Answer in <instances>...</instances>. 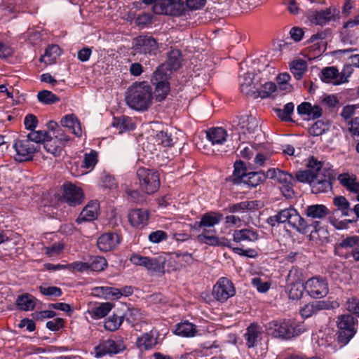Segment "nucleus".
Segmentation results:
<instances>
[{"mask_svg": "<svg viewBox=\"0 0 359 359\" xmlns=\"http://www.w3.org/2000/svg\"><path fill=\"white\" fill-rule=\"evenodd\" d=\"M152 88L147 81L135 82L128 90L127 104L136 111H145L151 104Z\"/></svg>", "mask_w": 359, "mask_h": 359, "instance_id": "obj_1", "label": "nucleus"}, {"mask_svg": "<svg viewBox=\"0 0 359 359\" xmlns=\"http://www.w3.org/2000/svg\"><path fill=\"white\" fill-rule=\"evenodd\" d=\"M307 167L315 169L316 172L311 182V191L313 194L325 193L332 189V181L334 178L332 170L323 167L321 161L313 156L309 158Z\"/></svg>", "mask_w": 359, "mask_h": 359, "instance_id": "obj_2", "label": "nucleus"}, {"mask_svg": "<svg viewBox=\"0 0 359 359\" xmlns=\"http://www.w3.org/2000/svg\"><path fill=\"white\" fill-rule=\"evenodd\" d=\"M266 329L272 337L286 340L298 336L301 332L293 320L287 319L272 320L267 323Z\"/></svg>", "mask_w": 359, "mask_h": 359, "instance_id": "obj_3", "label": "nucleus"}, {"mask_svg": "<svg viewBox=\"0 0 359 359\" xmlns=\"http://www.w3.org/2000/svg\"><path fill=\"white\" fill-rule=\"evenodd\" d=\"M172 257L168 254H161L157 257H150L139 254H133L130 257L132 264L146 268L152 273H165V266L167 262H171Z\"/></svg>", "mask_w": 359, "mask_h": 359, "instance_id": "obj_4", "label": "nucleus"}, {"mask_svg": "<svg viewBox=\"0 0 359 359\" xmlns=\"http://www.w3.org/2000/svg\"><path fill=\"white\" fill-rule=\"evenodd\" d=\"M280 217V223H287L288 225L300 233H307L313 225L316 229L319 222H313V224H308L305 219L301 217L297 210L292 207L278 211Z\"/></svg>", "mask_w": 359, "mask_h": 359, "instance_id": "obj_5", "label": "nucleus"}, {"mask_svg": "<svg viewBox=\"0 0 359 359\" xmlns=\"http://www.w3.org/2000/svg\"><path fill=\"white\" fill-rule=\"evenodd\" d=\"M232 127L236 132L233 135H236L241 140L248 135L254 134L259 129V122L252 115H241L233 120Z\"/></svg>", "mask_w": 359, "mask_h": 359, "instance_id": "obj_6", "label": "nucleus"}, {"mask_svg": "<svg viewBox=\"0 0 359 359\" xmlns=\"http://www.w3.org/2000/svg\"><path fill=\"white\" fill-rule=\"evenodd\" d=\"M126 345L122 337L112 336L106 339L100 340L99 344L94 348L95 355L100 358L106 355H116L126 349Z\"/></svg>", "mask_w": 359, "mask_h": 359, "instance_id": "obj_7", "label": "nucleus"}, {"mask_svg": "<svg viewBox=\"0 0 359 359\" xmlns=\"http://www.w3.org/2000/svg\"><path fill=\"white\" fill-rule=\"evenodd\" d=\"M137 176L141 189L146 194H154L159 189V174L155 170L140 168L137 171Z\"/></svg>", "mask_w": 359, "mask_h": 359, "instance_id": "obj_8", "label": "nucleus"}, {"mask_svg": "<svg viewBox=\"0 0 359 359\" xmlns=\"http://www.w3.org/2000/svg\"><path fill=\"white\" fill-rule=\"evenodd\" d=\"M339 331L337 341L341 346L346 345L356 333L355 320L351 315H342L337 322Z\"/></svg>", "mask_w": 359, "mask_h": 359, "instance_id": "obj_9", "label": "nucleus"}, {"mask_svg": "<svg viewBox=\"0 0 359 359\" xmlns=\"http://www.w3.org/2000/svg\"><path fill=\"white\" fill-rule=\"evenodd\" d=\"M13 148L15 151L13 155L14 160L18 162L31 161L34 154L39 151V145L24 137L16 140L13 144Z\"/></svg>", "mask_w": 359, "mask_h": 359, "instance_id": "obj_10", "label": "nucleus"}, {"mask_svg": "<svg viewBox=\"0 0 359 359\" xmlns=\"http://www.w3.org/2000/svg\"><path fill=\"white\" fill-rule=\"evenodd\" d=\"M163 72V66L158 67L151 77V82L155 86L154 97L158 102L165 100L170 91L169 76Z\"/></svg>", "mask_w": 359, "mask_h": 359, "instance_id": "obj_11", "label": "nucleus"}, {"mask_svg": "<svg viewBox=\"0 0 359 359\" xmlns=\"http://www.w3.org/2000/svg\"><path fill=\"white\" fill-rule=\"evenodd\" d=\"M152 8L157 15L180 16L184 13V6L180 0H158Z\"/></svg>", "mask_w": 359, "mask_h": 359, "instance_id": "obj_12", "label": "nucleus"}, {"mask_svg": "<svg viewBox=\"0 0 359 359\" xmlns=\"http://www.w3.org/2000/svg\"><path fill=\"white\" fill-rule=\"evenodd\" d=\"M235 294L236 290L233 284L227 278H219L213 287L212 295L216 300L220 302H225Z\"/></svg>", "mask_w": 359, "mask_h": 359, "instance_id": "obj_13", "label": "nucleus"}, {"mask_svg": "<svg viewBox=\"0 0 359 359\" xmlns=\"http://www.w3.org/2000/svg\"><path fill=\"white\" fill-rule=\"evenodd\" d=\"M306 292L313 298H322L329 292L328 285L324 278L313 277L309 278L304 285Z\"/></svg>", "mask_w": 359, "mask_h": 359, "instance_id": "obj_14", "label": "nucleus"}, {"mask_svg": "<svg viewBox=\"0 0 359 359\" xmlns=\"http://www.w3.org/2000/svg\"><path fill=\"white\" fill-rule=\"evenodd\" d=\"M215 229H204L199 233L196 239L201 244H206L210 246H222L232 248V243L225 237L215 236Z\"/></svg>", "mask_w": 359, "mask_h": 359, "instance_id": "obj_15", "label": "nucleus"}, {"mask_svg": "<svg viewBox=\"0 0 359 359\" xmlns=\"http://www.w3.org/2000/svg\"><path fill=\"white\" fill-rule=\"evenodd\" d=\"M133 48L138 53L155 55L158 43L152 36L141 35L134 39Z\"/></svg>", "mask_w": 359, "mask_h": 359, "instance_id": "obj_16", "label": "nucleus"}, {"mask_svg": "<svg viewBox=\"0 0 359 359\" xmlns=\"http://www.w3.org/2000/svg\"><path fill=\"white\" fill-rule=\"evenodd\" d=\"M339 10L335 7L330 6L325 10L311 11L310 19L317 25L324 26L330 21H334L339 18Z\"/></svg>", "mask_w": 359, "mask_h": 359, "instance_id": "obj_17", "label": "nucleus"}, {"mask_svg": "<svg viewBox=\"0 0 359 359\" xmlns=\"http://www.w3.org/2000/svg\"><path fill=\"white\" fill-rule=\"evenodd\" d=\"M63 199L71 206L80 205L84 199L82 189L76 185L69 183L64 184Z\"/></svg>", "mask_w": 359, "mask_h": 359, "instance_id": "obj_18", "label": "nucleus"}, {"mask_svg": "<svg viewBox=\"0 0 359 359\" xmlns=\"http://www.w3.org/2000/svg\"><path fill=\"white\" fill-rule=\"evenodd\" d=\"M223 219V215L219 212H208L203 214L198 222H195L191 224V227L195 230L200 229H207L208 228L214 227L215 225L220 223Z\"/></svg>", "mask_w": 359, "mask_h": 359, "instance_id": "obj_19", "label": "nucleus"}, {"mask_svg": "<svg viewBox=\"0 0 359 359\" xmlns=\"http://www.w3.org/2000/svg\"><path fill=\"white\" fill-rule=\"evenodd\" d=\"M149 215V212L147 210L137 208L130 210L128 217L132 226L137 229H143L148 224Z\"/></svg>", "mask_w": 359, "mask_h": 359, "instance_id": "obj_20", "label": "nucleus"}, {"mask_svg": "<svg viewBox=\"0 0 359 359\" xmlns=\"http://www.w3.org/2000/svg\"><path fill=\"white\" fill-rule=\"evenodd\" d=\"M321 80L325 83H332L334 85H340L348 81L347 77L344 74H341L335 67H327L323 69L320 75Z\"/></svg>", "mask_w": 359, "mask_h": 359, "instance_id": "obj_21", "label": "nucleus"}, {"mask_svg": "<svg viewBox=\"0 0 359 359\" xmlns=\"http://www.w3.org/2000/svg\"><path fill=\"white\" fill-rule=\"evenodd\" d=\"M297 112L304 116V119L314 120L322 116L323 109L318 104H311L310 102H304L297 106Z\"/></svg>", "mask_w": 359, "mask_h": 359, "instance_id": "obj_22", "label": "nucleus"}, {"mask_svg": "<svg viewBox=\"0 0 359 359\" xmlns=\"http://www.w3.org/2000/svg\"><path fill=\"white\" fill-rule=\"evenodd\" d=\"M359 248V236H351L343 239L341 242L337 243L334 245V254L339 257H346L348 249Z\"/></svg>", "mask_w": 359, "mask_h": 359, "instance_id": "obj_23", "label": "nucleus"}, {"mask_svg": "<svg viewBox=\"0 0 359 359\" xmlns=\"http://www.w3.org/2000/svg\"><path fill=\"white\" fill-rule=\"evenodd\" d=\"M182 57L180 50L174 49L168 54L166 62L161 64L159 67L163 66V73H165L170 76V72L177 70L182 65Z\"/></svg>", "mask_w": 359, "mask_h": 359, "instance_id": "obj_24", "label": "nucleus"}, {"mask_svg": "<svg viewBox=\"0 0 359 359\" xmlns=\"http://www.w3.org/2000/svg\"><path fill=\"white\" fill-rule=\"evenodd\" d=\"M120 243L119 236L114 233H107L101 235L97 242L100 251L108 252L114 249Z\"/></svg>", "mask_w": 359, "mask_h": 359, "instance_id": "obj_25", "label": "nucleus"}, {"mask_svg": "<svg viewBox=\"0 0 359 359\" xmlns=\"http://www.w3.org/2000/svg\"><path fill=\"white\" fill-rule=\"evenodd\" d=\"M100 205L97 201H91L83 209L76 222L81 224L83 222H90L97 217Z\"/></svg>", "mask_w": 359, "mask_h": 359, "instance_id": "obj_26", "label": "nucleus"}, {"mask_svg": "<svg viewBox=\"0 0 359 359\" xmlns=\"http://www.w3.org/2000/svg\"><path fill=\"white\" fill-rule=\"evenodd\" d=\"M227 132L223 128H211L206 130V137L212 145L223 144L227 138Z\"/></svg>", "mask_w": 359, "mask_h": 359, "instance_id": "obj_27", "label": "nucleus"}, {"mask_svg": "<svg viewBox=\"0 0 359 359\" xmlns=\"http://www.w3.org/2000/svg\"><path fill=\"white\" fill-rule=\"evenodd\" d=\"M259 238L258 233L252 229L235 230L233 233V239L236 243L255 242Z\"/></svg>", "mask_w": 359, "mask_h": 359, "instance_id": "obj_28", "label": "nucleus"}, {"mask_svg": "<svg viewBox=\"0 0 359 359\" xmlns=\"http://www.w3.org/2000/svg\"><path fill=\"white\" fill-rule=\"evenodd\" d=\"M340 184L345 187L348 191L353 193L359 192V182L357 177L353 174L348 172L341 173L337 177Z\"/></svg>", "mask_w": 359, "mask_h": 359, "instance_id": "obj_29", "label": "nucleus"}, {"mask_svg": "<svg viewBox=\"0 0 359 359\" xmlns=\"http://www.w3.org/2000/svg\"><path fill=\"white\" fill-rule=\"evenodd\" d=\"M197 326L192 323L185 320L175 325L174 333L182 337H194L196 335Z\"/></svg>", "mask_w": 359, "mask_h": 359, "instance_id": "obj_30", "label": "nucleus"}, {"mask_svg": "<svg viewBox=\"0 0 359 359\" xmlns=\"http://www.w3.org/2000/svg\"><path fill=\"white\" fill-rule=\"evenodd\" d=\"M61 126L71 130L76 137H81L82 135V129L81 123L76 116L74 114L65 116L61 119Z\"/></svg>", "mask_w": 359, "mask_h": 359, "instance_id": "obj_31", "label": "nucleus"}, {"mask_svg": "<svg viewBox=\"0 0 359 359\" xmlns=\"http://www.w3.org/2000/svg\"><path fill=\"white\" fill-rule=\"evenodd\" d=\"M266 178L271 179L280 184H288L290 181H293V176L285 171L278 168H270L266 171Z\"/></svg>", "mask_w": 359, "mask_h": 359, "instance_id": "obj_32", "label": "nucleus"}, {"mask_svg": "<svg viewBox=\"0 0 359 359\" xmlns=\"http://www.w3.org/2000/svg\"><path fill=\"white\" fill-rule=\"evenodd\" d=\"M172 260L177 264L172 268V270L179 269L180 267L190 266L194 263V259L192 254L189 252H175L172 255H169Z\"/></svg>", "mask_w": 359, "mask_h": 359, "instance_id": "obj_33", "label": "nucleus"}, {"mask_svg": "<svg viewBox=\"0 0 359 359\" xmlns=\"http://www.w3.org/2000/svg\"><path fill=\"white\" fill-rule=\"evenodd\" d=\"M233 167V175L229 177V180L233 184L240 185L243 183L245 175H247L248 172H246L247 169L243 161H236Z\"/></svg>", "mask_w": 359, "mask_h": 359, "instance_id": "obj_34", "label": "nucleus"}, {"mask_svg": "<svg viewBox=\"0 0 359 359\" xmlns=\"http://www.w3.org/2000/svg\"><path fill=\"white\" fill-rule=\"evenodd\" d=\"M36 303V299L29 293L19 295L16 299V305L20 310L32 311Z\"/></svg>", "mask_w": 359, "mask_h": 359, "instance_id": "obj_35", "label": "nucleus"}, {"mask_svg": "<svg viewBox=\"0 0 359 359\" xmlns=\"http://www.w3.org/2000/svg\"><path fill=\"white\" fill-rule=\"evenodd\" d=\"M158 337H155L152 332H147L138 337L136 341L137 346L140 350H150L157 344Z\"/></svg>", "mask_w": 359, "mask_h": 359, "instance_id": "obj_36", "label": "nucleus"}, {"mask_svg": "<svg viewBox=\"0 0 359 359\" xmlns=\"http://www.w3.org/2000/svg\"><path fill=\"white\" fill-rule=\"evenodd\" d=\"M261 334L262 332L257 325L250 324L248 327L245 334V339L246 340V345L249 348L254 347L257 344Z\"/></svg>", "mask_w": 359, "mask_h": 359, "instance_id": "obj_37", "label": "nucleus"}, {"mask_svg": "<svg viewBox=\"0 0 359 359\" xmlns=\"http://www.w3.org/2000/svg\"><path fill=\"white\" fill-rule=\"evenodd\" d=\"M329 214L327 208L321 204L311 205L306 208L305 215L313 219H323Z\"/></svg>", "mask_w": 359, "mask_h": 359, "instance_id": "obj_38", "label": "nucleus"}, {"mask_svg": "<svg viewBox=\"0 0 359 359\" xmlns=\"http://www.w3.org/2000/svg\"><path fill=\"white\" fill-rule=\"evenodd\" d=\"M266 180V172H250L245 175V179L243 184L248 185L249 187H256L264 183Z\"/></svg>", "mask_w": 359, "mask_h": 359, "instance_id": "obj_39", "label": "nucleus"}, {"mask_svg": "<svg viewBox=\"0 0 359 359\" xmlns=\"http://www.w3.org/2000/svg\"><path fill=\"white\" fill-rule=\"evenodd\" d=\"M112 307V304L109 302L100 303L92 307L88 312L93 318L100 319L106 316Z\"/></svg>", "mask_w": 359, "mask_h": 359, "instance_id": "obj_40", "label": "nucleus"}, {"mask_svg": "<svg viewBox=\"0 0 359 359\" xmlns=\"http://www.w3.org/2000/svg\"><path fill=\"white\" fill-rule=\"evenodd\" d=\"M111 126L118 128L121 132L132 130L135 128L132 118L126 116L114 117L111 123Z\"/></svg>", "mask_w": 359, "mask_h": 359, "instance_id": "obj_41", "label": "nucleus"}, {"mask_svg": "<svg viewBox=\"0 0 359 359\" xmlns=\"http://www.w3.org/2000/svg\"><path fill=\"white\" fill-rule=\"evenodd\" d=\"M60 54L61 49L57 45H50L46 49L44 54L41 57V61L46 64L53 63Z\"/></svg>", "mask_w": 359, "mask_h": 359, "instance_id": "obj_42", "label": "nucleus"}, {"mask_svg": "<svg viewBox=\"0 0 359 359\" xmlns=\"http://www.w3.org/2000/svg\"><path fill=\"white\" fill-rule=\"evenodd\" d=\"M290 69L294 78L299 80L307 69V62L302 59L293 60L290 65Z\"/></svg>", "mask_w": 359, "mask_h": 359, "instance_id": "obj_43", "label": "nucleus"}, {"mask_svg": "<svg viewBox=\"0 0 359 359\" xmlns=\"http://www.w3.org/2000/svg\"><path fill=\"white\" fill-rule=\"evenodd\" d=\"M285 290L289 299L299 300L302 297L305 288L303 283L286 284Z\"/></svg>", "mask_w": 359, "mask_h": 359, "instance_id": "obj_44", "label": "nucleus"}, {"mask_svg": "<svg viewBox=\"0 0 359 359\" xmlns=\"http://www.w3.org/2000/svg\"><path fill=\"white\" fill-rule=\"evenodd\" d=\"M43 147L47 152L57 157L61 155L65 147L62 143L58 142L48 136L44 141Z\"/></svg>", "mask_w": 359, "mask_h": 359, "instance_id": "obj_45", "label": "nucleus"}, {"mask_svg": "<svg viewBox=\"0 0 359 359\" xmlns=\"http://www.w3.org/2000/svg\"><path fill=\"white\" fill-rule=\"evenodd\" d=\"M93 294L95 296L104 297V299H114V296L118 295L119 292L118 288L102 286L94 287L93 289Z\"/></svg>", "mask_w": 359, "mask_h": 359, "instance_id": "obj_46", "label": "nucleus"}, {"mask_svg": "<svg viewBox=\"0 0 359 359\" xmlns=\"http://www.w3.org/2000/svg\"><path fill=\"white\" fill-rule=\"evenodd\" d=\"M253 208L254 202L245 201L229 205L227 208V210L231 213H244Z\"/></svg>", "mask_w": 359, "mask_h": 359, "instance_id": "obj_47", "label": "nucleus"}, {"mask_svg": "<svg viewBox=\"0 0 359 359\" xmlns=\"http://www.w3.org/2000/svg\"><path fill=\"white\" fill-rule=\"evenodd\" d=\"M98 161V154L95 150H90L88 153L83 155L82 167L89 171H91Z\"/></svg>", "mask_w": 359, "mask_h": 359, "instance_id": "obj_48", "label": "nucleus"}, {"mask_svg": "<svg viewBox=\"0 0 359 359\" xmlns=\"http://www.w3.org/2000/svg\"><path fill=\"white\" fill-rule=\"evenodd\" d=\"M333 203L341 212L344 216H351L350 203L344 196H339L334 197Z\"/></svg>", "mask_w": 359, "mask_h": 359, "instance_id": "obj_49", "label": "nucleus"}, {"mask_svg": "<svg viewBox=\"0 0 359 359\" xmlns=\"http://www.w3.org/2000/svg\"><path fill=\"white\" fill-rule=\"evenodd\" d=\"M48 135H49L46 131L33 130L25 137L28 139L32 143L38 144L39 151L41 148V143L42 142L43 144Z\"/></svg>", "mask_w": 359, "mask_h": 359, "instance_id": "obj_50", "label": "nucleus"}, {"mask_svg": "<svg viewBox=\"0 0 359 359\" xmlns=\"http://www.w3.org/2000/svg\"><path fill=\"white\" fill-rule=\"evenodd\" d=\"M39 102L44 104H53L60 101L59 97L48 90H43L38 93Z\"/></svg>", "mask_w": 359, "mask_h": 359, "instance_id": "obj_51", "label": "nucleus"}, {"mask_svg": "<svg viewBox=\"0 0 359 359\" xmlns=\"http://www.w3.org/2000/svg\"><path fill=\"white\" fill-rule=\"evenodd\" d=\"M88 263L89 270L102 271L107 266V262L103 257L95 256L90 258Z\"/></svg>", "mask_w": 359, "mask_h": 359, "instance_id": "obj_52", "label": "nucleus"}, {"mask_svg": "<svg viewBox=\"0 0 359 359\" xmlns=\"http://www.w3.org/2000/svg\"><path fill=\"white\" fill-rule=\"evenodd\" d=\"M155 142L163 147H171L174 144L173 137L171 134L167 131L161 130L158 132L155 137Z\"/></svg>", "mask_w": 359, "mask_h": 359, "instance_id": "obj_53", "label": "nucleus"}, {"mask_svg": "<svg viewBox=\"0 0 359 359\" xmlns=\"http://www.w3.org/2000/svg\"><path fill=\"white\" fill-rule=\"evenodd\" d=\"M294 105L292 102L287 103L283 109H276L277 116L284 121H289L291 120L290 115L293 113Z\"/></svg>", "mask_w": 359, "mask_h": 359, "instance_id": "obj_54", "label": "nucleus"}, {"mask_svg": "<svg viewBox=\"0 0 359 359\" xmlns=\"http://www.w3.org/2000/svg\"><path fill=\"white\" fill-rule=\"evenodd\" d=\"M307 168V170L297 172L296 174V178L299 182L302 183H309L311 186V182L313 180L316 170L312 168Z\"/></svg>", "mask_w": 359, "mask_h": 359, "instance_id": "obj_55", "label": "nucleus"}, {"mask_svg": "<svg viewBox=\"0 0 359 359\" xmlns=\"http://www.w3.org/2000/svg\"><path fill=\"white\" fill-rule=\"evenodd\" d=\"M122 323V317H119L117 315L114 314L106 319L104 322V328L107 330L115 331L121 326Z\"/></svg>", "mask_w": 359, "mask_h": 359, "instance_id": "obj_56", "label": "nucleus"}, {"mask_svg": "<svg viewBox=\"0 0 359 359\" xmlns=\"http://www.w3.org/2000/svg\"><path fill=\"white\" fill-rule=\"evenodd\" d=\"M286 284L302 283V272L298 267L293 266L287 276Z\"/></svg>", "mask_w": 359, "mask_h": 359, "instance_id": "obj_57", "label": "nucleus"}, {"mask_svg": "<svg viewBox=\"0 0 359 359\" xmlns=\"http://www.w3.org/2000/svg\"><path fill=\"white\" fill-rule=\"evenodd\" d=\"M276 85L273 82H266L257 90L258 96L261 98H266L273 93L276 90Z\"/></svg>", "mask_w": 359, "mask_h": 359, "instance_id": "obj_58", "label": "nucleus"}, {"mask_svg": "<svg viewBox=\"0 0 359 359\" xmlns=\"http://www.w3.org/2000/svg\"><path fill=\"white\" fill-rule=\"evenodd\" d=\"M290 79V75L287 72L279 74L276 79L279 88L283 90L290 91L292 88V86L289 83Z\"/></svg>", "mask_w": 359, "mask_h": 359, "instance_id": "obj_59", "label": "nucleus"}, {"mask_svg": "<svg viewBox=\"0 0 359 359\" xmlns=\"http://www.w3.org/2000/svg\"><path fill=\"white\" fill-rule=\"evenodd\" d=\"M49 137L58 142L62 143L64 147L69 141V136L66 135L65 131L61 127H57V129L53 131V135Z\"/></svg>", "mask_w": 359, "mask_h": 359, "instance_id": "obj_60", "label": "nucleus"}, {"mask_svg": "<svg viewBox=\"0 0 359 359\" xmlns=\"http://www.w3.org/2000/svg\"><path fill=\"white\" fill-rule=\"evenodd\" d=\"M168 236L166 232L162 230L152 231L149 234L148 239L151 243H159L168 239Z\"/></svg>", "mask_w": 359, "mask_h": 359, "instance_id": "obj_61", "label": "nucleus"}, {"mask_svg": "<svg viewBox=\"0 0 359 359\" xmlns=\"http://www.w3.org/2000/svg\"><path fill=\"white\" fill-rule=\"evenodd\" d=\"M39 290L45 296L60 297L62 294V290L55 286H40Z\"/></svg>", "mask_w": 359, "mask_h": 359, "instance_id": "obj_62", "label": "nucleus"}, {"mask_svg": "<svg viewBox=\"0 0 359 359\" xmlns=\"http://www.w3.org/2000/svg\"><path fill=\"white\" fill-rule=\"evenodd\" d=\"M295 183V180L293 177V181H290L288 184H285L280 186V191L283 195L287 198H292L295 192L293 189L294 184Z\"/></svg>", "mask_w": 359, "mask_h": 359, "instance_id": "obj_63", "label": "nucleus"}, {"mask_svg": "<svg viewBox=\"0 0 359 359\" xmlns=\"http://www.w3.org/2000/svg\"><path fill=\"white\" fill-rule=\"evenodd\" d=\"M346 309L359 317V299L351 297L346 302Z\"/></svg>", "mask_w": 359, "mask_h": 359, "instance_id": "obj_64", "label": "nucleus"}]
</instances>
